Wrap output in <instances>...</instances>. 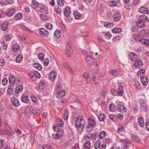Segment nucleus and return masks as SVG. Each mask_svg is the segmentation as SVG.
Instances as JSON below:
<instances>
[{"instance_id":"obj_15","label":"nucleus","mask_w":149,"mask_h":149,"mask_svg":"<svg viewBox=\"0 0 149 149\" xmlns=\"http://www.w3.org/2000/svg\"><path fill=\"white\" fill-rule=\"evenodd\" d=\"M65 90L62 89L56 95V97L59 98H62L65 95Z\"/></svg>"},{"instance_id":"obj_36","label":"nucleus","mask_w":149,"mask_h":149,"mask_svg":"<svg viewBox=\"0 0 149 149\" xmlns=\"http://www.w3.org/2000/svg\"><path fill=\"white\" fill-rule=\"evenodd\" d=\"M106 135V132L104 131L101 132L99 134L98 137L100 139L103 138Z\"/></svg>"},{"instance_id":"obj_29","label":"nucleus","mask_w":149,"mask_h":149,"mask_svg":"<svg viewBox=\"0 0 149 149\" xmlns=\"http://www.w3.org/2000/svg\"><path fill=\"white\" fill-rule=\"evenodd\" d=\"M19 48L20 46L19 45L16 44L14 45L12 47L11 49L13 51H18Z\"/></svg>"},{"instance_id":"obj_31","label":"nucleus","mask_w":149,"mask_h":149,"mask_svg":"<svg viewBox=\"0 0 149 149\" xmlns=\"http://www.w3.org/2000/svg\"><path fill=\"white\" fill-rule=\"evenodd\" d=\"M105 115L103 113H100L99 116V119L100 121H104L105 119Z\"/></svg>"},{"instance_id":"obj_41","label":"nucleus","mask_w":149,"mask_h":149,"mask_svg":"<svg viewBox=\"0 0 149 149\" xmlns=\"http://www.w3.org/2000/svg\"><path fill=\"white\" fill-rule=\"evenodd\" d=\"M109 108L111 111L113 112L116 110L115 105L113 104H111L109 105Z\"/></svg>"},{"instance_id":"obj_63","label":"nucleus","mask_w":149,"mask_h":149,"mask_svg":"<svg viewBox=\"0 0 149 149\" xmlns=\"http://www.w3.org/2000/svg\"><path fill=\"white\" fill-rule=\"evenodd\" d=\"M6 132L7 134L9 136H11L13 135V133L11 131L9 130L8 129L6 130Z\"/></svg>"},{"instance_id":"obj_26","label":"nucleus","mask_w":149,"mask_h":149,"mask_svg":"<svg viewBox=\"0 0 149 149\" xmlns=\"http://www.w3.org/2000/svg\"><path fill=\"white\" fill-rule=\"evenodd\" d=\"M55 72V71L53 70L52 71V72L50 73L49 78H50V79H52V80L53 81L55 80L56 76V74Z\"/></svg>"},{"instance_id":"obj_23","label":"nucleus","mask_w":149,"mask_h":149,"mask_svg":"<svg viewBox=\"0 0 149 149\" xmlns=\"http://www.w3.org/2000/svg\"><path fill=\"white\" fill-rule=\"evenodd\" d=\"M39 3L36 0H33L32 1L31 6L34 8H37L39 6Z\"/></svg>"},{"instance_id":"obj_50","label":"nucleus","mask_w":149,"mask_h":149,"mask_svg":"<svg viewBox=\"0 0 149 149\" xmlns=\"http://www.w3.org/2000/svg\"><path fill=\"white\" fill-rule=\"evenodd\" d=\"M72 51L71 49H67L66 54L68 57H70L71 56Z\"/></svg>"},{"instance_id":"obj_17","label":"nucleus","mask_w":149,"mask_h":149,"mask_svg":"<svg viewBox=\"0 0 149 149\" xmlns=\"http://www.w3.org/2000/svg\"><path fill=\"white\" fill-rule=\"evenodd\" d=\"M23 86L22 85H20L17 87L15 91V92L16 93H20L23 90Z\"/></svg>"},{"instance_id":"obj_56","label":"nucleus","mask_w":149,"mask_h":149,"mask_svg":"<svg viewBox=\"0 0 149 149\" xmlns=\"http://www.w3.org/2000/svg\"><path fill=\"white\" fill-rule=\"evenodd\" d=\"M103 35L104 37L107 39H109L111 37V35L109 34L108 33H105L104 32H103Z\"/></svg>"},{"instance_id":"obj_46","label":"nucleus","mask_w":149,"mask_h":149,"mask_svg":"<svg viewBox=\"0 0 149 149\" xmlns=\"http://www.w3.org/2000/svg\"><path fill=\"white\" fill-rule=\"evenodd\" d=\"M91 143L89 141L86 142L84 145V147L85 149H88L90 147Z\"/></svg>"},{"instance_id":"obj_34","label":"nucleus","mask_w":149,"mask_h":149,"mask_svg":"<svg viewBox=\"0 0 149 149\" xmlns=\"http://www.w3.org/2000/svg\"><path fill=\"white\" fill-rule=\"evenodd\" d=\"M58 126L60 127H62L63 126L64 123L61 120L59 119L57 120Z\"/></svg>"},{"instance_id":"obj_22","label":"nucleus","mask_w":149,"mask_h":149,"mask_svg":"<svg viewBox=\"0 0 149 149\" xmlns=\"http://www.w3.org/2000/svg\"><path fill=\"white\" fill-rule=\"evenodd\" d=\"M15 12V10L14 8H13L9 10L7 13V15L8 17H11L14 15Z\"/></svg>"},{"instance_id":"obj_53","label":"nucleus","mask_w":149,"mask_h":149,"mask_svg":"<svg viewBox=\"0 0 149 149\" xmlns=\"http://www.w3.org/2000/svg\"><path fill=\"white\" fill-rule=\"evenodd\" d=\"M29 77L33 81H34L36 80V77H34L33 73H31L29 74Z\"/></svg>"},{"instance_id":"obj_13","label":"nucleus","mask_w":149,"mask_h":149,"mask_svg":"<svg viewBox=\"0 0 149 149\" xmlns=\"http://www.w3.org/2000/svg\"><path fill=\"white\" fill-rule=\"evenodd\" d=\"M140 107L142 108L144 111H146L147 110V105L145 104V102L143 100H141L140 101Z\"/></svg>"},{"instance_id":"obj_47","label":"nucleus","mask_w":149,"mask_h":149,"mask_svg":"<svg viewBox=\"0 0 149 149\" xmlns=\"http://www.w3.org/2000/svg\"><path fill=\"white\" fill-rule=\"evenodd\" d=\"M33 73L34 77H36V79L37 78H40V75L38 71H34Z\"/></svg>"},{"instance_id":"obj_28","label":"nucleus","mask_w":149,"mask_h":149,"mask_svg":"<svg viewBox=\"0 0 149 149\" xmlns=\"http://www.w3.org/2000/svg\"><path fill=\"white\" fill-rule=\"evenodd\" d=\"M33 67L37 70H41L42 68L41 65L39 63H36L33 64Z\"/></svg>"},{"instance_id":"obj_3","label":"nucleus","mask_w":149,"mask_h":149,"mask_svg":"<svg viewBox=\"0 0 149 149\" xmlns=\"http://www.w3.org/2000/svg\"><path fill=\"white\" fill-rule=\"evenodd\" d=\"M39 32L40 34L44 37H47L48 36L49 33L47 30L44 28H41L39 30Z\"/></svg>"},{"instance_id":"obj_27","label":"nucleus","mask_w":149,"mask_h":149,"mask_svg":"<svg viewBox=\"0 0 149 149\" xmlns=\"http://www.w3.org/2000/svg\"><path fill=\"white\" fill-rule=\"evenodd\" d=\"M145 22L140 20H137L136 22V25L139 27H143L145 25Z\"/></svg>"},{"instance_id":"obj_59","label":"nucleus","mask_w":149,"mask_h":149,"mask_svg":"<svg viewBox=\"0 0 149 149\" xmlns=\"http://www.w3.org/2000/svg\"><path fill=\"white\" fill-rule=\"evenodd\" d=\"M145 72V70L144 69H142L140 70L138 72V75L139 76L141 75V73L143 74Z\"/></svg>"},{"instance_id":"obj_61","label":"nucleus","mask_w":149,"mask_h":149,"mask_svg":"<svg viewBox=\"0 0 149 149\" xmlns=\"http://www.w3.org/2000/svg\"><path fill=\"white\" fill-rule=\"evenodd\" d=\"M42 148L43 149H51V146L49 145H44L42 146Z\"/></svg>"},{"instance_id":"obj_5","label":"nucleus","mask_w":149,"mask_h":149,"mask_svg":"<svg viewBox=\"0 0 149 149\" xmlns=\"http://www.w3.org/2000/svg\"><path fill=\"white\" fill-rule=\"evenodd\" d=\"M143 64L142 61L140 59H138L135 61L134 64L136 68H139L141 67V66Z\"/></svg>"},{"instance_id":"obj_35","label":"nucleus","mask_w":149,"mask_h":149,"mask_svg":"<svg viewBox=\"0 0 149 149\" xmlns=\"http://www.w3.org/2000/svg\"><path fill=\"white\" fill-rule=\"evenodd\" d=\"M134 87L138 90L141 89V86L140 83L137 81H135L134 82Z\"/></svg>"},{"instance_id":"obj_57","label":"nucleus","mask_w":149,"mask_h":149,"mask_svg":"<svg viewBox=\"0 0 149 149\" xmlns=\"http://www.w3.org/2000/svg\"><path fill=\"white\" fill-rule=\"evenodd\" d=\"M104 26L105 27L109 28L110 27L112 26V24L111 23L106 22L104 23Z\"/></svg>"},{"instance_id":"obj_42","label":"nucleus","mask_w":149,"mask_h":149,"mask_svg":"<svg viewBox=\"0 0 149 149\" xmlns=\"http://www.w3.org/2000/svg\"><path fill=\"white\" fill-rule=\"evenodd\" d=\"M54 35L55 36H56L57 38H58L61 35V31L59 30H56L54 32Z\"/></svg>"},{"instance_id":"obj_18","label":"nucleus","mask_w":149,"mask_h":149,"mask_svg":"<svg viewBox=\"0 0 149 149\" xmlns=\"http://www.w3.org/2000/svg\"><path fill=\"white\" fill-rule=\"evenodd\" d=\"M29 97L26 95H23L22 96L21 100L22 101L25 103H28L29 101Z\"/></svg>"},{"instance_id":"obj_4","label":"nucleus","mask_w":149,"mask_h":149,"mask_svg":"<svg viewBox=\"0 0 149 149\" xmlns=\"http://www.w3.org/2000/svg\"><path fill=\"white\" fill-rule=\"evenodd\" d=\"M10 99L12 104L15 107H18L19 105V102L18 100L16 97H12Z\"/></svg>"},{"instance_id":"obj_11","label":"nucleus","mask_w":149,"mask_h":149,"mask_svg":"<svg viewBox=\"0 0 149 149\" xmlns=\"http://www.w3.org/2000/svg\"><path fill=\"white\" fill-rule=\"evenodd\" d=\"M44 81H41L39 84V86L37 87L36 88V89L38 91H40L43 90L45 88V84H44Z\"/></svg>"},{"instance_id":"obj_14","label":"nucleus","mask_w":149,"mask_h":149,"mask_svg":"<svg viewBox=\"0 0 149 149\" xmlns=\"http://www.w3.org/2000/svg\"><path fill=\"white\" fill-rule=\"evenodd\" d=\"M61 134L58 132L56 134H52V138L55 139H61Z\"/></svg>"},{"instance_id":"obj_49","label":"nucleus","mask_w":149,"mask_h":149,"mask_svg":"<svg viewBox=\"0 0 149 149\" xmlns=\"http://www.w3.org/2000/svg\"><path fill=\"white\" fill-rule=\"evenodd\" d=\"M109 4L110 6H115L117 5V3L116 2L113 1H110L109 2Z\"/></svg>"},{"instance_id":"obj_32","label":"nucleus","mask_w":149,"mask_h":149,"mask_svg":"<svg viewBox=\"0 0 149 149\" xmlns=\"http://www.w3.org/2000/svg\"><path fill=\"white\" fill-rule=\"evenodd\" d=\"M33 108L31 107H28L25 109V112H24V114L27 115L29 113L31 112L32 111Z\"/></svg>"},{"instance_id":"obj_60","label":"nucleus","mask_w":149,"mask_h":149,"mask_svg":"<svg viewBox=\"0 0 149 149\" xmlns=\"http://www.w3.org/2000/svg\"><path fill=\"white\" fill-rule=\"evenodd\" d=\"M12 38V36L11 34H9L7 35L6 36L5 38L6 39L7 41H8L10 40Z\"/></svg>"},{"instance_id":"obj_38","label":"nucleus","mask_w":149,"mask_h":149,"mask_svg":"<svg viewBox=\"0 0 149 149\" xmlns=\"http://www.w3.org/2000/svg\"><path fill=\"white\" fill-rule=\"evenodd\" d=\"M121 29L120 28H115L112 29V32L114 33H119L121 31Z\"/></svg>"},{"instance_id":"obj_39","label":"nucleus","mask_w":149,"mask_h":149,"mask_svg":"<svg viewBox=\"0 0 149 149\" xmlns=\"http://www.w3.org/2000/svg\"><path fill=\"white\" fill-rule=\"evenodd\" d=\"M9 80L11 84H13L15 83V78L13 76H10L9 78Z\"/></svg>"},{"instance_id":"obj_21","label":"nucleus","mask_w":149,"mask_h":149,"mask_svg":"<svg viewBox=\"0 0 149 149\" xmlns=\"http://www.w3.org/2000/svg\"><path fill=\"white\" fill-rule=\"evenodd\" d=\"M138 20L144 22H148L149 21V18L145 15H142L140 16V19Z\"/></svg>"},{"instance_id":"obj_6","label":"nucleus","mask_w":149,"mask_h":149,"mask_svg":"<svg viewBox=\"0 0 149 149\" xmlns=\"http://www.w3.org/2000/svg\"><path fill=\"white\" fill-rule=\"evenodd\" d=\"M121 16V15L120 13L118 12H116L113 15V19L115 21L118 22L120 20Z\"/></svg>"},{"instance_id":"obj_25","label":"nucleus","mask_w":149,"mask_h":149,"mask_svg":"<svg viewBox=\"0 0 149 149\" xmlns=\"http://www.w3.org/2000/svg\"><path fill=\"white\" fill-rule=\"evenodd\" d=\"M119 72L118 69L110 70L109 71V73L113 76H116L118 75L119 73Z\"/></svg>"},{"instance_id":"obj_2","label":"nucleus","mask_w":149,"mask_h":149,"mask_svg":"<svg viewBox=\"0 0 149 149\" xmlns=\"http://www.w3.org/2000/svg\"><path fill=\"white\" fill-rule=\"evenodd\" d=\"M71 12L70 9L69 8H65L64 10V15L66 17L65 19L67 20L68 22H70L72 19L71 18L70 19H68V17L70 15Z\"/></svg>"},{"instance_id":"obj_20","label":"nucleus","mask_w":149,"mask_h":149,"mask_svg":"<svg viewBox=\"0 0 149 149\" xmlns=\"http://www.w3.org/2000/svg\"><path fill=\"white\" fill-rule=\"evenodd\" d=\"M86 61L87 63L89 64H91L94 62V60L93 58H92L90 56H86Z\"/></svg>"},{"instance_id":"obj_33","label":"nucleus","mask_w":149,"mask_h":149,"mask_svg":"<svg viewBox=\"0 0 149 149\" xmlns=\"http://www.w3.org/2000/svg\"><path fill=\"white\" fill-rule=\"evenodd\" d=\"M131 143V141L128 139H125V141L124 143V146L126 148L129 147L130 146V144Z\"/></svg>"},{"instance_id":"obj_44","label":"nucleus","mask_w":149,"mask_h":149,"mask_svg":"<svg viewBox=\"0 0 149 149\" xmlns=\"http://www.w3.org/2000/svg\"><path fill=\"white\" fill-rule=\"evenodd\" d=\"M68 110H65L64 111L63 117L64 119L67 120L68 117Z\"/></svg>"},{"instance_id":"obj_54","label":"nucleus","mask_w":149,"mask_h":149,"mask_svg":"<svg viewBox=\"0 0 149 149\" xmlns=\"http://www.w3.org/2000/svg\"><path fill=\"white\" fill-rule=\"evenodd\" d=\"M132 139L134 141H137L139 140V139L138 136L135 135H133L132 136Z\"/></svg>"},{"instance_id":"obj_9","label":"nucleus","mask_w":149,"mask_h":149,"mask_svg":"<svg viewBox=\"0 0 149 149\" xmlns=\"http://www.w3.org/2000/svg\"><path fill=\"white\" fill-rule=\"evenodd\" d=\"M117 108L120 112H124L126 111V109L125 107L121 104H118L117 106Z\"/></svg>"},{"instance_id":"obj_51","label":"nucleus","mask_w":149,"mask_h":149,"mask_svg":"<svg viewBox=\"0 0 149 149\" xmlns=\"http://www.w3.org/2000/svg\"><path fill=\"white\" fill-rule=\"evenodd\" d=\"M40 18L42 20L45 21H47L48 20L47 17L45 15H40Z\"/></svg>"},{"instance_id":"obj_8","label":"nucleus","mask_w":149,"mask_h":149,"mask_svg":"<svg viewBox=\"0 0 149 149\" xmlns=\"http://www.w3.org/2000/svg\"><path fill=\"white\" fill-rule=\"evenodd\" d=\"M141 82L144 86H146L148 84V81L147 77L145 76H142L141 77Z\"/></svg>"},{"instance_id":"obj_10","label":"nucleus","mask_w":149,"mask_h":149,"mask_svg":"<svg viewBox=\"0 0 149 149\" xmlns=\"http://www.w3.org/2000/svg\"><path fill=\"white\" fill-rule=\"evenodd\" d=\"M136 39V41L137 42H140L145 45H149V41L148 40L143 39L141 38H139L138 40H137L138 39Z\"/></svg>"},{"instance_id":"obj_58","label":"nucleus","mask_w":149,"mask_h":149,"mask_svg":"<svg viewBox=\"0 0 149 149\" xmlns=\"http://www.w3.org/2000/svg\"><path fill=\"white\" fill-rule=\"evenodd\" d=\"M46 28L49 29H51L52 27V25L50 23H47L45 24Z\"/></svg>"},{"instance_id":"obj_1","label":"nucleus","mask_w":149,"mask_h":149,"mask_svg":"<svg viewBox=\"0 0 149 149\" xmlns=\"http://www.w3.org/2000/svg\"><path fill=\"white\" fill-rule=\"evenodd\" d=\"M81 121L80 120L77 119L75 123V127L76 128L78 129V132L79 133H81L83 132L84 128V125L81 123Z\"/></svg>"},{"instance_id":"obj_7","label":"nucleus","mask_w":149,"mask_h":149,"mask_svg":"<svg viewBox=\"0 0 149 149\" xmlns=\"http://www.w3.org/2000/svg\"><path fill=\"white\" fill-rule=\"evenodd\" d=\"M139 11L141 13L146 14L148 13L149 10L147 8L144 7L143 6L140 8L139 9Z\"/></svg>"},{"instance_id":"obj_40","label":"nucleus","mask_w":149,"mask_h":149,"mask_svg":"<svg viewBox=\"0 0 149 149\" xmlns=\"http://www.w3.org/2000/svg\"><path fill=\"white\" fill-rule=\"evenodd\" d=\"M109 118L111 120L113 121H116L117 120V117L116 116L113 114H110L109 116Z\"/></svg>"},{"instance_id":"obj_16","label":"nucleus","mask_w":149,"mask_h":149,"mask_svg":"<svg viewBox=\"0 0 149 149\" xmlns=\"http://www.w3.org/2000/svg\"><path fill=\"white\" fill-rule=\"evenodd\" d=\"M138 122L140 126L143 127L144 126L145 123L143 118L141 117L138 118Z\"/></svg>"},{"instance_id":"obj_24","label":"nucleus","mask_w":149,"mask_h":149,"mask_svg":"<svg viewBox=\"0 0 149 149\" xmlns=\"http://www.w3.org/2000/svg\"><path fill=\"white\" fill-rule=\"evenodd\" d=\"M129 57L131 60L132 61H134V58H136L137 57L136 54L134 52L130 53L129 55Z\"/></svg>"},{"instance_id":"obj_64","label":"nucleus","mask_w":149,"mask_h":149,"mask_svg":"<svg viewBox=\"0 0 149 149\" xmlns=\"http://www.w3.org/2000/svg\"><path fill=\"white\" fill-rule=\"evenodd\" d=\"M8 82V80L6 78H4L2 81V84L4 85H6Z\"/></svg>"},{"instance_id":"obj_43","label":"nucleus","mask_w":149,"mask_h":149,"mask_svg":"<svg viewBox=\"0 0 149 149\" xmlns=\"http://www.w3.org/2000/svg\"><path fill=\"white\" fill-rule=\"evenodd\" d=\"M22 56L20 54H19L16 58V62L18 63H20L22 60Z\"/></svg>"},{"instance_id":"obj_45","label":"nucleus","mask_w":149,"mask_h":149,"mask_svg":"<svg viewBox=\"0 0 149 149\" xmlns=\"http://www.w3.org/2000/svg\"><path fill=\"white\" fill-rule=\"evenodd\" d=\"M100 141L98 140L94 144V148L96 149L99 148L100 146Z\"/></svg>"},{"instance_id":"obj_30","label":"nucleus","mask_w":149,"mask_h":149,"mask_svg":"<svg viewBox=\"0 0 149 149\" xmlns=\"http://www.w3.org/2000/svg\"><path fill=\"white\" fill-rule=\"evenodd\" d=\"M8 23H3L1 29L3 31H6L7 29L8 28Z\"/></svg>"},{"instance_id":"obj_12","label":"nucleus","mask_w":149,"mask_h":149,"mask_svg":"<svg viewBox=\"0 0 149 149\" xmlns=\"http://www.w3.org/2000/svg\"><path fill=\"white\" fill-rule=\"evenodd\" d=\"M123 87L122 86L120 85L118 89L117 94L118 95L122 96L123 94Z\"/></svg>"},{"instance_id":"obj_55","label":"nucleus","mask_w":149,"mask_h":149,"mask_svg":"<svg viewBox=\"0 0 149 149\" xmlns=\"http://www.w3.org/2000/svg\"><path fill=\"white\" fill-rule=\"evenodd\" d=\"M57 3L58 4L61 6H63L64 3L63 0H58Z\"/></svg>"},{"instance_id":"obj_48","label":"nucleus","mask_w":149,"mask_h":149,"mask_svg":"<svg viewBox=\"0 0 149 149\" xmlns=\"http://www.w3.org/2000/svg\"><path fill=\"white\" fill-rule=\"evenodd\" d=\"M22 15L21 13H18L14 17L15 19L18 20L21 19L22 17Z\"/></svg>"},{"instance_id":"obj_62","label":"nucleus","mask_w":149,"mask_h":149,"mask_svg":"<svg viewBox=\"0 0 149 149\" xmlns=\"http://www.w3.org/2000/svg\"><path fill=\"white\" fill-rule=\"evenodd\" d=\"M97 134L96 133L95 134H91L90 137L91 139H95L97 138Z\"/></svg>"},{"instance_id":"obj_37","label":"nucleus","mask_w":149,"mask_h":149,"mask_svg":"<svg viewBox=\"0 0 149 149\" xmlns=\"http://www.w3.org/2000/svg\"><path fill=\"white\" fill-rule=\"evenodd\" d=\"M74 15L76 19H80L81 15L79 12H75L74 13Z\"/></svg>"},{"instance_id":"obj_52","label":"nucleus","mask_w":149,"mask_h":149,"mask_svg":"<svg viewBox=\"0 0 149 149\" xmlns=\"http://www.w3.org/2000/svg\"><path fill=\"white\" fill-rule=\"evenodd\" d=\"M39 59L41 61H42L44 59V55L43 53H40L38 55Z\"/></svg>"},{"instance_id":"obj_19","label":"nucleus","mask_w":149,"mask_h":149,"mask_svg":"<svg viewBox=\"0 0 149 149\" xmlns=\"http://www.w3.org/2000/svg\"><path fill=\"white\" fill-rule=\"evenodd\" d=\"M88 121L89 126L92 127L95 126V123L93 119L88 118Z\"/></svg>"}]
</instances>
